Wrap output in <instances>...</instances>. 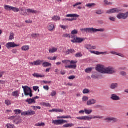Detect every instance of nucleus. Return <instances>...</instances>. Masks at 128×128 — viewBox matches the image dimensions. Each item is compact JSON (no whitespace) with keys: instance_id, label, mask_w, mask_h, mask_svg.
Returning a JSON list of instances; mask_svg holds the SVG:
<instances>
[{"instance_id":"1","label":"nucleus","mask_w":128,"mask_h":128,"mask_svg":"<svg viewBox=\"0 0 128 128\" xmlns=\"http://www.w3.org/2000/svg\"><path fill=\"white\" fill-rule=\"evenodd\" d=\"M96 70L100 74H116V71L112 67L106 68L102 65H98L96 68Z\"/></svg>"},{"instance_id":"2","label":"nucleus","mask_w":128,"mask_h":128,"mask_svg":"<svg viewBox=\"0 0 128 128\" xmlns=\"http://www.w3.org/2000/svg\"><path fill=\"white\" fill-rule=\"evenodd\" d=\"M81 32H86V34H96V32H106V29L104 28H100V29H96L94 28H82L80 30Z\"/></svg>"},{"instance_id":"3","label":"nucleus","mask_w":128,"mask_h":128,"mask_svg":"<svg viewBox=\"0 0 128 128\" xmlns=\"http://www.w3.org/2000/svg\"><path fill=\"white\" fill-rule=\"evenodd\" d=\"M100 119L102 120V118H104V117L102 116H94V117H90L88 116H82L80 117H77L76 119L79 120H88L90 121L94 119Z\"/></svg>"},{"instance_id":"4","label":"nucleus","mask_w":128,"mask_h":128,"mask_svg":"<svg viewBox=\"0 0 128 128\" xmlns=\"http://www.w3.org/2000/svg\"><path fill=\"white\" fill-rule=\"evenodd\" d=\"M22 88H23L24 90V94L25 96H29L30 98H32V90L28 86H22Z\"/></svg>"},{"instance_id":"5","label":"nucleus","mask_w":128,"mask_h":128,"mask_svg":"<svg viewBox=\"0 0 128 128\" xmlns=\"http://www.w3.org/2000/svg\"><path fill=\"white\" fill-rule=\"evenodd\" d=\"M8 120H13V122L16 124H18L22 122V118L19 116H12Z\"/></svg>"},{"instance_id":"6","label":"nucleus","mask_w":128,"mask_h":128,"mask_svg":"<svg viewBox=\"0 0 128 128\" xmlns=\"http://www.w3.org/2000/svg\"><path fill=\"white\" fill-rule=\"evenodd\" d=\"M52 124L55 126H60L64 124H68V122L64 120H52Z\"/></svg>"},{"instance_id":"7","label":"nucleus","mask_w":128,"mask_h":128,"mask_svg":"<svg viewBox=\"0 0 128 128\" xmlns=\"http://www.w3.org/2000/svg\"><path fill=\"white\" fill-rule=\"evenodd\" d=\"M118 20H126L128 18V12L126 13H120L116 16Z\"/></svg>"},{"instance_id":"8","label":"nucleus","mask_w":128,"mask_h":128,"mask_svg":"<svg viewBox=\"0 0 128 128\" xmlns=\"http://www.w3.org/2000/svg\"><path fill=\"white\" fill-rule=\"evenodd\" d=\"M122 10L120 8H112L110 10H108L106 14H118V12H122Z\"/></svg>"},{"instance_id":"9","label":"nucleus","mask_w":128,"mask_h":128,"mask_svg":"<svg viewBox=\"0 0 128 128\" xmlns=\"http://www.w3.org/2000/svg\"><path fill=\"white\" fill-rule=\"evenodd\" d=\"M86 40V38H80L76 37L74 38V40H71V42H73V44H82L83 42Z\"/></svg>"},{"instance_id":"10","label":"nucleus","mask_w":128,"mask_h":128,"mask_svg":"<svg viewBox=\"0 0 128 128\" xmlns=\"http://www.w3.org/2000/svg\"><path fill=\"white\" fill-rule=\"evenodd\" d=\"M18 46H20L19 44H15L14 42H9L8 44H6V47L10 50V48H16Z\"/></svg>"},{"instance_id":"11","label":"nucleus","mask_w":128,"mask_h":128,"mask_svg":"<svg viewBox=\"0 0 128 128\" xmlns=\"http://www.w3.org/2000/svg\"><path fill=\"white\" fill-rule=\"evenodd\" d=\"M96 104V100L95 99H90L87 101L86 104L88 106H94Z\"/></svg>"},{"instance_id":"12","label":"nucleus","mask_w":128,"mask_h":128,"mask_svg":"<svg viewBox=\"0 0 128 128\" xmlns=\"http://www.w3.org/2000/svg\"><path fill=\"white\" fill-rule=\"evenodd\" d=\"M105 120H107L108 122H112L113 124L118 122V119L114 118H108Z\"/></svg>"},{"instance_id":"13","label":"nucleus","mask_w":128,"mask_h":128,"mask_svg":"<svg viewBox=\"0 0 128 128\" xmlns=\"http://www.w3.org/2000/svg\"><path fill=\"white\" fill-rule=\"evenodd\" d=\"M110 98L111 100H114L115 102H118V100H120V96H118L116 94H112L111 95Z\"/></svg>"},{"instance_id":"14","label":"nucleus","mask_w":128,"mask_h":128,"mask_svg":"<svg viewBox=\"0 0 128 128\" xmlns=\"http://www.w3.org/2000/svg\"><path fill=\"white\" fill-rule=\"evenodd\" d=\"M56 28L54 27V24H52V23H50L48 24V29L49 32H52Z\"/></svg>"},{"instance_id":"15","label":"nucleus","mask_w":128,"mask_h":128,"mask_svg":"<svg viewBox=\"0 0 128 128\" xmlns=\"http://www.w3.org/2000/svg\"><path fill=\"white\" fill-rule=\"evenodd\" d=\"M26 102H28V104H36V102L34 100L33 98H28L26 100Z\"/></svg>"},{"instance_id":"16","label":"nucleus","mask_w":128,"mask_h":128,"mask_svg":"<svg viewBox=\"0 0 128 128\" xmlns=\"http://www.w3.org/2000/svg\"><path fill=\"white\" fill-rule=\"evenodd\" d=\"M58 49L56 47H52V48H49V52L50 54H54V52H56Z\"/></svg>"},{"instance_id":"17","label":"nucleus","mask_w":128,"mask_h":128,"mask_svg":"<svg viewBox=\"0 0 128 128\" xmlns=\"http://www.w3.org/2000/svg\"><path fill=\"white\" fill-rule=\"evenodd\" d=\"M49 112H64V110H60V108L58 109L54 108V109L50 110Z\"/></svg>"},{"instance_id":"18","label":"nucleus","mask_w":128,"mask_h":128,"mask_svg":"<svg viewBox=\"0 0 128 128\" xmlns=\"http://www.w3.org/2000/svg\"><path fill=\"white\" fill-rule=\"evenodd\" d=\"M66 18H80V15L77 14H68L66 15Z\"/></svg>"},{"instance_id":"19","label":"nucleus","mask_w":128,"mask_h":128,"mask_svg":"<svg viewBox=\"0 0 128 128\" xmlns=\"http://www.w3.org/2000/svg\"><path fill=\"white\" fill-rule=\"evenodd\" d=\"M118 83H113L110 85L111 90H116L118 88Z\"/></svg>"},{"instance_id":"20","label":"nucleus","mask_w":128,"mask_h":128,"mask_svg":"<svg viewBox=\"0 0 128 128\" xmlns=\"http://www.w3.org/2000/svg\"><path fill=\"white\" fill-rule=\"evenodd\" d=\"M62 38H74V36L72 35H71L70 34H64L62 35Z\"/></svg>"},{"instance_id":"21","label":"nucleus","mask_w":128,"mask_h":128,"mask_svg":"<svg viewBox=\"0 0 128 128\" xmlns=\"http://www.w3.org/2000/svg\"><path fill=\"white\" fill-rule=\"evenodd\" d=\"M30 46L26 45L22 46V50H23L24 52H26L28 50H30Z\"/></svg>"},{"instance_id":"22","label":"nucleus","mask_w":128,"mask_h":128,"mask_svg":"<svg viewBox=\"0 0 128 128\" xmlns=\"http://www.w3.org/2000/svg\"><path fill=\"white\" fill-rule=\"evenodd\" d=\"M32 76H34V78H44L45 76L44 74L42 75L38 73H34L32 74Z\"/></svg>"},{"instance_id":"23","label":"nucleus","mask_w":128,"mask_h":128,"mask_svg":"<svg viewBox=\"0 0 128 128\" xmlns=\"http://www.w3.org/2000/svg\"><path fill=\"white\" fill-rule=\"evenodd\" d=\"M12 96H14L15 98H18V96H20V92L18 90L14 92H12Z\"/></svg>"},{"instance_id":"24","label":"nucleus","mask_w":128,"mask_h":128,"mask_svg":"<svg viewBox=\"0 0 128 128\" xmlns=\"http://www.w3.org/2000/svg\"><path fill=\"white\" fill-rule=\"evenodd\" d=\"M110 54H115L116 56H121V58H124V55L122 54H118L116 52L111 51Z\"/></svg>"},{"instance_id":"25","label":"nucleus","mask_w":128,"mask_h":128,"mask_svg":"<svg viewBox=\"0 0 128 128\" xmlns=\"http://www.w3.org/2000/svg\"><path fill=\"white\" fill-rule=\"evenodd\" d=\"M42 66L44 68H48V66H52V64L48 62H44L42 64Z\"/></svg>"},{"instance_id":"26","label":"nucleus","mask_w":128,"mask_h":128,"mask_svg":"<svg viewBox=\"0 0 128 128\" xmlns=\"http://www.w3.org/2000/svg\"><path fill=\"white\" fill-rule=\"evenodd\" d=\"M52 20L54 22H58V20H60V17L56 16H54L52 17Z\"/></svg>"},{"instance_id":"27","label":"nucleus","mask_w":128,"mask_h":128,"mask_svg":"<svg viewBox=\"0 0 128 128\" xmlns=\"http://www.w3.org/2000/svg\"><path fill=\"white\" fill-rule=\"evenodd\" d=\"M42 62H44V61L40 60H36V61L34 62V66H40Z\"/></svg>"},{"instance_id":"28","label":"nucleus","mask_w":128,"mask_h":128,"mask_svg":"<svg viewBox=\"0 0 128 128\" xmlns=\"http://www.w3.org/2000/svg\"><path fill=\"white\" fill-rule=\"evenodd\" d=\"M26 11H27V12H28V14H37L38 13V11L34 10L32 9H28Z\"/></svg>"},{"instance_id":"29","label":"nucleus","mask_w":128,"mask_h":128,"mask_svg":"<svg viewBox=\"0 0 128 128\" xmlns=\"http://www.w3.org/2000/svg\"><path fill=\"white\" fill-rule=\"evenodd\" d=\"M28 116H34L36 114V112L34 111H32V110H29L27 111Z\"/></svg>"},{"instance_id":"30","label":"nucleus","mask_w":128,"mask_h":128,"mask_svg":"<svg viewBox=\"0 0 128 128\" xmlns=\"http://www.w3.org/2000/svg\"><path fill=\"white\" fill-rule=\"evenodd\" d=\"M4 8L6 10H12V6L8 5H4Z\"/></svg>"},{"instance_id":"31","label":"nucleus","mask_w":128,"mask_h":128,"mask_svg":"<svg viewBox=\"0 0 128 128\" xmlns=\"http://www.w3.org/2000/svg\"><path fill=\"white\" fill-rule=\"evenodd\" d=\"M72 126H74V124H65L63 126V128H72Z\"/></svg>"},{"instance_id":"32","label":"nucleus","mask_w":128,"mask_h":128,"mask_svg":"<svg viewBox=\"0 0 128 128\" xmlns=\"http://www.w3.org/2000/svg\"><path fill=\"white\" fill-rule=\"evenodd\" d=\"M57 118L58 119H66V118H72V116H58Z\"/></svg>"},{"instance_id":"33","label":"nucleus","mask_w":128,"mask_h":128,"mask_svg":"<svg viewBox=\"0 0 128 128\" xmlns=\"http://www.w3.org/2000/svg\"><path fill=\"white\" fill-rule=\"evenodd\" d=\"M96 6V4H88L86 5V8H94V6Z\"/></svg>"},{"instance_id":"34","label":"nucleus","mask_w":128,"mask_h":128,"mask_svg":"<svg viewBox=\"0 0 128 128\" xmlns=\"http://www.w3.org/2000/svg\"><path fill=\"white\" fill-rule=\"evenodd\" d=\"M31 36L32 38H40V34H32Z\"/></svg>"},{"instance_id":"35","label":"nucleus","mask_w":128,"mask_h":128,"mask_svg":"<svg viewBox=\"0 0 128 128\" xmlns=\"http://www.w3.org/2000/svg\"><path fill=\"white\" fill-rule=\"evenodd\" d=\"M10 40H14V34L12 32H10V34L9 36Z\"/></svg>"},{"instance_id":"36","label":"nucleus","mask_w":128,"mask_h":128,"mask_svg":"<svg viewBox=\"0 0 128 128\" xmlns=\"http://www.w3.org/2000/svg\"><path fill=\"white\" fill-rule=\"evenodd\" d=\"M76 51L74 50L71 49V50H68L66 52V54H75Z\"/></svg>"},{"instance_id":"37","label":"nucleus","mask_w":128,"mask_h":128,"mask_svg":"<svg viewBox=\"0 0 128 128\" xmlns=\"http://www.w3.org/2000/svg\"><path fill=\"white\" fill-rule=\"evenodd\" d=\"M104 4H106V6H112L114 4V3L112 2H108V1L106 0H104Z\"/></svg>"},{"instance_id":"38","label":"nucleus","mask_w":128,"mask_h":128,"mask_svg":"<svg viewBox=\"0 0 128 128\" xmlns=\"http://www.w3.org/2000/svg\"><path fill=\"white\" fill-rule=\"evenodd\" d=\"M89 92H90V90L88 88H85L82 91L84 94H88Z\"/></svg>"},{"instance_id":"39","label":"nucleus","mask_w":128,"mask_h":128,"mask_svg":"<svg viewBox=\"0 0 128 128\" xmlns=\"http://www.w3.org/2000/svg\"><path fill=\"white\" fill-rule=\"evenodd\" d=\"M76 19L74 18H65L62 20L63 22H73V20H76Z\"/></svg>"},{"instance_id":"40","label":"nucleus","mask_w":128,"mask_h":128,"mask_svg":"<svg viewBox=\"0 0 128 128\" xmlns=\"http://www.w3.org/2000/svg\"><path fill=\"white\" fill-rule=\"evenodd\" d=\"M84 112L86 114H92V110H88L86 108H85Z\"/></svg>"},{"instance_id":"41","label":"nucleus","mask_w":128,"mask_h":128,"mask_svg":"<svg viewBox=\"0 0 128 128\" xmlns=\"http://www.w3.org/2000/svg\"><path fill=\"white\" fill-rule=\"evenodd\" d=\"M40 106H48V107L50 106V103H46L44 102L40 103Z\"/></svg>"},{"instance_id":"42","label":"nucleus","mask_w":128,"mask_h":128,"mask_svg":"<svg viewBox=\"0 0 128 128\" xmlns=\"http://www.w3.org/2000/svg\"><path fill=\"white\" fill-rule=\"evenodd\" d=\"M92 78L94 80H97V78H98V74L97 73H95L92 76Z\"/></svg>"},{"instance_id":"43","label":"nucleus","mask_w":128,"mask_h":128,"mask_svg":"<svg viewBox=\"0 0 128 128\" xmlns=\"http://www.w3.org/2000/svg\"><path fill=\"white\" fill-rule=\"evenodd\" d=\"M22 110H14V112H15L16 114H22Z\"/></svg>"},{"instance_id":"44","label":"nucleus","mask_w":128,"mask_h":128,"mask_svg":"<svg viewBox=\"0 0 128 128\" xmlns=\"http://www.w3.org/2000/svg\"><path fill=\"white\" fill-rule=\"evenodd\" d=\"M46 126V124L44 122L38 123L35 124V126Z\"/></svg>"},{"instance_id":"45","label":"nucleus","mask_w":128,"mask_h":128,"mask_svg":"<svg viewBox=\"0 0 128 128\" xmlns=\"http://www.w3.org/2000/svg\"><path fill=\"white\" fill-rule=\"evenodd\" d=\"M12 10L13 12H20V10L18 8L12 7Z\"/></svg>"},{"instance_id":"46","label":"nucleus","mask_w":128,"mask_h":128,"mask_svg":"<svg viewBox=\"0 0 128 128\" xmlns=\"http://www.w3.org/2000/svg\"><path fill=\"white\" fill-rule=\"evenodd\" d=\"M84 48H86V50H92V45L87 44L85 45Z\"/></svg>"},{"instance_id":"47","label":"nucleus","mask_w":128,"mask_h":128,"mask_svg":"<svg viewBox=\"0 0 128 128\" xmlns=\"http://www.w3.org/2000/svg\"><path fill=\"white\" fill-rule=\"evenodd\" d=\"M5 104H6V106H10V104H12V101L8 100H6Z\"/></svg>"},{"instance_id":"48","label":"nucleus","mask_w":128,"mask_h":128,"mask_svg":"<svg viewBox=\"0 0 128 128\" xmlns=\"http://www.w3.org/2000/svg\"><path fill=\"white\" fill-rule=\"evenodd\" d=\"M96 14H104V12L102 10H97L96 12Z\"/></svg>"},{"instance_id":"49","label":"nucleus","mask_w":128,"mask_h":128,"mask_svg":"<svg viewBox=\"0 0 128 128\" xmlns=\"http://www.w3.org/2000/svg\"><path fill=\"white\" fill-rule=\"evenodd\" d=\"M7 128H14V125L12 124H6Z\"/></svg>"},{"instance_id":"50","label":"nucleus","mask_w":128,"mask_h":128,"mask_svg":"<svg viewBox=\"0 0 128 128\" xmlns=\"http://www.w3.org/2000/svg\"><path fill=\"white\" fill-rule=\"evenodd\" d=\"M88 97L86 96H84L82 98V102H88Z\"/></svg>"},{"instance_id":"51","label":"nucleus","mask_w":128,"mask_h":128,"mask_svg":"<svg viewBox=\"0 0 128 128\" xmlns=\"http://www.w3.org/2000/svg\"><path fill=\"white\" fill-rule=\"evenodd\" d=\"M92 70V68H88L85 70V72H86V74H90Z\"/></svg>"},{"instance_id":"52","label":"nucleus","mask_w":128,"mask_h":128,"mask_svg":"<svg viewBox=\"0 0 128 128\" xmlns=\"http://www.w3.org/2000/svg\"><path fill=\"white\" fill-rule=\"evenodd\" d=\"M78 31L76 30H74L72 32L71 34H72V36H74V34H78Z\"/></svg>"},{"instance_id":"53","label":"nucleus","mask_w":128,"mask_h":128,"mask_svg":"<svg viewBox=\"0 0 128 128\" xmlns=\"http://www.w3.org/2000/svg\"><path fill=\"white\" fill-rule=\"evenodd\" d=\"M51 96H56V92L53 90L52 91V92H51L50 94Z\"/></svg>"},{"instance_id":"54","label":"nucleus","mask_w":128,"mask_h":128,"mask_svg":"<svg viewBox=\"0 0 128 128\" xmlns=\"http://www.w3.org/2000/svg\"><path fill=\"white\" fill-rule=\"evenodd\" d=\"M70 68L72 70H76V64L70 65Z\"/></svg>"},{"instance_id":"55","label":"nucleus","mask_w":128,"mask_h":128,"mask_svg":"<svg viewBox=\"0 0 128 128\" xmlns=\"http://www.w3.org/2000/svg\"><path fill=\"white\" fill-rule=\"evenodd\" d=\"M75 56L76 58H82V53L78 52L75 55Z\"/></svg>"},{"instance_id":"56","label":"nucleus","mask_w":128,"mask_h":128,"mask_svg":"<svg viewBox=\"0 0 128 128\" xmlns=\"http://www.w3.org/2000/svg\"><path fill=\"white\" fill-rule=\"evenodd\" d=\"M62 62L63 64H68V62H70V60H63L62 61Z\"/></svg>"},{"instance_id":"57","label":"nucleus","mask_w":128,"mask_h":128,"mask_svg":"<svg viewBox=\"0 0 128 128\" xmlns=\"http://www.w3.org/2000/svg\"><path fill=\"white\" fill-rule=\"evenodd\" d=\"M110 20H111V22H116V18L110 16L109 17Z\"/></svg>"},{"instance_id":"58","label":"nucleus","mask_w":128,"mask_h":128,"mask_svg":"<svg viewBox=\"0 0 128 128\" xmlns=\"http://www.w3.org/2000/svg\"><path fill=\"white\" fill-rule=\"evenodd\" d=\"M90 52H91V54H96V56H98V52L90 50Z\"/></svg>"},{"instance_id":"59","label":"nucleus","mask_w":128,"mask_h":128,"mask_svg":"<svg viewBox=\"0 0 128 128\" xmlns=\"http://www.w3.org/2000/svg\"><path fill=\"white\" fill-rule=\"evenodd\" d=\"M70 64H78V61H74V60L72 61L70 60Z\"/></svg>"},{"instance_id":"60","label":"nucleus","mask_w":128,"mask_h":128,"mask_svg":"<svg viewBox=\"0 0 128 128\" xmlns=\"http://www.w3.org/2000/svg\"><path fill=\"white\" fill-rule=\"evenodd\" d=\"M100 54H103V55L108 54V52H98V56H100Z\"/></svg>"},{"instance_id":"61","label":"nucleus","mask_w":128,"mask_h":128,"mask_svg":"<svg viewBox=\"0 0 128 128\" xmlns=\"http://www.w3.org/2000/svg\"><path fill=\"white\" fill-rule=\"evenodd\" d=\"M120 74L123 76H126V72H120Z\"/></svg>"},{"instance_id":"62","label":"nucleus","mask_w":128,"mask_h":128,"mask_svg":"<svg viewBox=\"0 0 128 128\" xmlns=\"http://www.w3.org/2000/svg\"><path fill=\"white\" fill-rule=\"evenodd\" d=\"M60 28H62L63 30H66V28H68V26H64V25H60Z\"/></svg>"},{"instance_id":"63","label":"nucleus","mask_w":128,"mask_h":128,"mask_svg":"<svg viewBox=\"0 0 128 128\" xmlns=\"http://www.w3.org/2000/svg\"><path fill=\"white\" fill-rule=\"evenodd\" d=\"M38 88H40V87L38 86H34L33 87V90H34L35 92H36V90H38Z\"/></svg>"},{"instance_id":"64","label":"nucleus","mask_w":128,"mask_h":128,"mask_svg":"<svg viewBox=\"0 0 128 128\" xmlns=\"http://www.w3.org/2000/svg\"><path fill=\"white\" fill-rule=\"evenodd\" d=\"M76 78V76H71L68 77V80H74Z\"/></svg>"}]
</instances>
